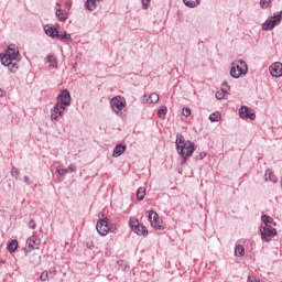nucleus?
<instances>
[{"instance_id":"12","label":"nucleus","mask_w":282,"mask_h":282,"mask_svg":"<svg viewBox=\"0 0 282 282\" xmlns=\"http://www.w3.org/2000/svg\"><path fill=\"white\" fill-rule=\"evenodd\" d=\"M26 246H28V251H33L34 249H39L41 246V239L37 236H30L26 239Z\"/></svg>"},{"instance_id":"17","label":"nucleus","mask_w":282,"mask_h":282,"mask_svg":"<svg viewBox=\"0 0 282 282\" xmlns=\"http://www.w3.org/2000/svg\"><path fill=\"white\" fill-rule=\"evenodd\" d=\"M44 31L46 36H51L52 39H55V36H58V30L56 28L45 26Z\"/></svg>"},{"instance_id":"14","label":"nucleus","mask_w":282,"mask_h":282,"mask_svg":"<svg viewBox=\"0 0 282 282\" xmlns=\"http://www.w3.org/2000/svg\"><path fill=\"white\" fill-rule=\"evenodd\" d=\"M160 100V96L156 93H152L150 96H143L142 101L147 105H155Z\"/></svg>"},{"instance_id":"32","label":"nucleus","mask_w":282,"mask_h":282,"mask_svg":"<svg viewBox=\"0 0 282 282\" xmlns=\"http://www.w3.org/2000/svg\"><path fill=\"white\" fill-rule=\"evenodd\" d=\"M28 227L31 230H35L36 229V223L34 221V219H30V221L28 224Z\"/></svg>"},{"instance_id":"6","label":"nucleus","mask_w":282,"mask_h":282,"mask_svg":"<svg viewBox=\"0 0 282 282\" xmlns=\"http://www.w3.org/2000/svg\"><path fill=\"white\" fill-rule=\"evenodd\" d=\"M148 220L151 227L156 231H164L165 226L163 220L160 218L159 214L155 210L148 212Z\"/></svg>"},{"instance_id":"41","label":"nucleus","mask_w":282,"mask_h":282,"mask_svg":"<svg viewBox=\"0 0 282 282\" xmlns=\"http://www.w3.org/2000/svg\"><path fill=\"white\" fill-rule=\"evenodd\" d=\"M3 96H6V90L0 89V98H2Z\"/></svg>"},{"instance_id":"10","label":"nucleus","mask_w":282,"mask_h":282,"mask_svg":"<svg viewBox=\"0 0 282 282\" xmlns=\"http://www.w3.org/2000/svg\"><path fill=\"white\" fill-rule=\"evenodd\" d=\"M96 230L101 237H106L110 231L108 219H99L96 224Z\"/></svg>"},{"instance_id":"38","label":"nucleus","mask_w":282,"mask_h":282,"mask_svg":"<svg viewBox=\"0 0 282 282\" xmlns=\"http://www.w3.org/2000/svg\"><path fill=\"white\" fill-rule=\"evenodd\" d=\"M247 282H260V281H259V279L257 276L250 275V276H248Z\"/></svg>"},{"instance_id":"21","label":"nucleus","mask_w":282,"mask_h":282,"mask_svg":"<svg viewBox=\"0 0 282 282\" xmlns=\"http://www.w3.org/2000/svg\"><path fill=\"white\" fill-rule=\"evenodd\" d=\"M147 196V189L144 187H139L137 191V199L142 202Z\"/></svg>"},{"instance_id":"18","label":"nucleus","mask_w":282,"mask_h":282,"mask_svg":"<svg viewBox=\"0 0 282 282\" xmlns=\"http://www.w3.org/2000/svg\"><path fill=\"white\" fill-rule=\"evenodd\" d=\"M100 1H102V0H86L85 8L88 11H94L98 6L97 2H100Z\"/></svg>"},{"instance_id":"16","label":"nucleus","mask_w":282,"mask_h":282,"mask_svg":"<svg viewBox=\"0 0 282 282\" xmlns=\"http://www.w3.org/2000/svg\"><path fill=\"white\" fill-rule=\"evenodd\" d=\"M261 221L263 223V227H271V225L276 226V223H274V219L269 215H263L261 217Z\"/></svg>"},{"instance_id":"34","label":"nucleus","mask_w":282,"mask_h":282,"mask_svg":"<svg viewBox=\"0 0 282 282\" xmlns=\"http://www.w3.org/2000/svg\"><path fill=\"white\" fill-rule=\"evenodd\" d=\"M58 39H65L66 41H68L70 39V35L67 32H64L62 34L57 33Z\"/></svg>"},{"instance_id":"8","label":"nucleus","mask_w":282,"mask_h":282,"mask_svg":"<svg viewBox=\"0 0 282 282\" xmlns=\"http://www.w3.org/2000/svg\"><path fill=\"white\" fill-rule=\"evenodd\" d=\"M261 239L265 242H271L272 238L278 236V230L272 226H261Z\"/></svg>"},{"instance_id":"11","label":"nucleus","mask_w":282,"mask_h":282,"mask_svg":"<svg viewBox=\"0 0 282 282\" xmlns=\"http://www.w3.org/2000/svg\"><path fill=\"white\" fill-rule=\"evenodd\" d=\"M239 118L242 120H256L257 115L254 112H250V108L247 106H241L238 110Z\"/></svg>"},{"instance_id":"5","label":"nucleus","mask_w":282,"mask_h":282,"mask_svg":"<svg viewBox=\"0 0 282 282\" xmlns=\"http://www.w3.org/2000/svg\"><path fill=\"white\" fill-rule=\"evenodd\" d=\"M110 107L116 116H122V111L127 107V100L122 96H116L110 99Z\"/></svg>"},{"instance_id":"26","label":"nucleus","mask_w":282,"mask_h":282,"mask_svg":"<svg viewBox=\"0 0 282 282\" xmlns=\"http://www.w3.org/2000/svg\"><path fill=\"white\" fill-rule=\"evenodd\" d=\"M47 62L52 67H56L57 65L56 57L54 55H47Z\"/></svg>"},{"instance_id":"36","label":"nucleus","mask_w":282,"mask_h":282,"mask_svg":"<svg viewBox=\"0 0 282 282\" xmlns=\"http://www.w3.org/2000/svg\"><path fill=\"white\" fill-rule=\"evenodd\" d=\"M141 1H142L143 9H148L151 3V0H141Z\"/></svg>"},{"instance_id":"42","label":"nucleus","mask_w":282,"mask_h":282,"mask_svg":"<svg viewBox=\"0 0 282 282\" xmlns=\"http://www.w3.org/2000/svg\"><path fill=\"white\" fill-rule=\"evenodd\" d=\"M66 7H67V8H72V2H67V3H66Z\"/></svg>"},{"instance_id":"40","label":"nucleus","mask_w":282,"mask_h":282,"mask_svg":"<svg viewBox=\"0 0 282 282\" xmlns=\"http://www.w3.org/2000/svg\"><path fill=\"white\" fill-rule=\"evenodd\" d=\"M206 152H202L200 154H199V160H203L204 158H206Z\"/></svg>"},{"instance_id":"29","label":"nucleus","mask_w":282,"mask_h":282,"mask_svg":"<svg viewBox=\"0 0 282 282\" xmlns=\"http://www.w3.org/2000/svg\"><path fill=\"white\" fill-rule=\"evenodd\" d=\"M224 94H228V91H230V86L228 85V83H223L221 84V89H220Z\"/></svg>"},{"instance_id":"43","label":"nucleus","mask_w":282,"mask_h":282,"mask_svg":"<svg viewBox=\"0 0 282 282\" xmlns=\"http://www.w3.org/2000/svg\"><path fill=\"white\" fill-rule=\"evenodd\" d=\"M57 6H58V7H61V4H59V3H57Z\"/></svg>"},{"instance_id":"1","label":"nucleus","mask_w":282,"mask_h":282,"mask_svg":"<svg viewBox=\"0 0 282 282\" xmlns=\"http://www.w3.org/2000/svg\"><path fill=\"white\" fill-rule=\"evenodd\" d=\"M176 152L183 158L181 165H185L187 160L196 152L197 147L191 140H186L183 134H176Z\"/></svg>"},{"instance_id":"3","label":"nucleus","mask_w":282,"mask_h":282,"mask_svg":"<svg viewBox=\"0 0 282 282\" xmlns=\"http://www.w3.org/2000/svg\"><path fill=\"white\" fill-rule=\"evenodd\" d=\"M19 47L15 44H10L3 54H0L1 65L8 67L9 72L15 74L19 69V65L15 61L19 57Z\"/></svg>"},{"instance_id":"27","label":"nucleus","mask_w":282,"mask_h":282,"mask_svg":"<svg viewBox=\"0 0 282 282\" xmlns=\"http://www.w3.org/2000/svg\"><path fill=\"white\" fill-rule=\"evenodd\" d=\"M167 113V108L166 107H162L161 109L158 110V117L159 118H165Z\"/></svg>"},{"instance_id":"13","label":"nucleus","mask_w":282,"mask_h":282,"mask_svg":"<svg viewBox=\"0 0 282 282\" xmlns=\"http://www.w3.org/2000/svg\"><path fill=\"white\" fill-rule=\"evenodd\" d=\"M269 72H270L271 76H273L274 78H281V76H282V63L281 62H275L274 64H272L270 66Z\"/></svg>"},{"instance_id":"33","label":"nucleus","mask_w":282,"mask_h":282,"mask_svg":"<svg viewBox=\"0 0 282 282\" xmlns=\"http://www.w3.org/2000/svg\"><path fill=\"white\" fill-rule=\"evenodd\" d=\"M182 113L185 116V118H188V116L192 115V110L191 108H183Z\"/></svg>"},{"instance_id":"44","label":"nucleus","mask_w":282,"mask_h":282,"mask_svg":"<svg viewBox=\"0 0 282 282\" xmlns=\"http://www.w3.org/2000/svg\"><path fill=\"white\" fill-rule=\"evenodd\" d=\"M281 183H282V180H281Z\"/></svg>"},{"instance_id":"9","label":"nucleus","mask_w":282,"mask_h":282,"mask_svg":"<svg viewBox=\"0 0 282 282\" xmlns=\"http://www.w3.org/2000/svg\"><path fill=\"white\" fill-rule=\"evenodd\" d=\"M282 21V12H279L276 14H274L273 17H271L270 19H268L263 24H262V29L264 31L268 30H272L274 29L278 24H280Z\"/></svg>"},{"instance_id":"19","label":"nucleus","mask_w":282,"mask_h":282,"mask_svg":"<svg viewBox=\"0 0 282 282\" xmlns=\"http://www.w3.org/2000/svg\"><path fill=\"white\" fill-rule=\"evenodd\" d=\"M55 15L61 22H65L68 19V13L63 11L62 9H57L55 11Z\"/></svg>"},{"instance_id":"30","label":"nucleus","mask_w":282,"mask_h":282,"mask_svg":"<svg viewBox=\"0 0 282 282\" xmlns=\"http://www.w3.org/2000/svg\"><path fill=\"white\" fill-rule=\"evenodd\" d=\"M227 96V93H224L223 90L216 93L217 100H224Z\"/></svg>"},{"instance_id":"25","label":"nucleus","mask_w":282,"mask_h":282,"mask_svg":"<svg viewBox=\"0 0 282 282\" xmlns=\"http://www.w3.org/2000/svg\"><path fill=\"white\" fill-rule=\"evenodd\" d=\"M183 1L186 7H191V8H195L200 3L199 0H183Z\"/></svg>"},{"instance_id":"7","label":"nucleus","mask_w":282,"mask_h":282,"mask_svg":"<svg viewBox=\"0 0 282 282\" xmlns=\"http://www.w3.org/2000/svg\"><path fill=\"white\" fill-rule=\"evenodd\" d=\"M129 227L138 236L145 237L149 234L148 228L145 226H143L142 224H140V221L138 219H135V218H130Z\"/></svg>"},{"instance_id":"2","label":"nucleus","mask_w":282,"mask_h":282,"mask_svg":"<svg viewBox=\"0 0 282 282\" xmlns=\"http://www.w3.org/2000/svg\"><path fill=\"white\" fill-rule=\"evenodd\" d=\"M72 97L67 89L62 90L58 96L55 106L51 111V120H58L63 118L66 107H70Z\"/></svg>"},{"instance_id":"39","label":"nucleus","mask_w":282,"mask_h":282,"mask_svg":"<svg viewBox=\"0 0 282 282\" xmlns=\"http://www.w3.org/2000/svg\"><path fill=\"white\" fill-rule=\"evenodd\" d=\"M23 181H24L25 185H31V181H30L29 176H24Z\"/></svg>"},{"instance_id":"28","label":"nucleus","mask_w":282,"mask_h":282,"mask_svg":"<svg viewBox=\"0 0 282 282\" xmlns=\"http://www.w3.org/2000/svg\"><path fill=\"white\" fill-rule=\"evenodd\" d=\"M272 0H260V7L262 9H268L271 4Z\"/></svg>"},{"instance_id":"35","label":"nucleus","mask_w":282,"mask_h":282,"mask_svg":"<svg viewBox=\"0 0 282 282\" xmlns=\"http://www.w3.org/2000/svg\"><path fill=\"white\" fill-rule=\"evenodd\" d=\"M67 174L69 173H75L76 172V165L69 164L68 167L66 169Z\"/></svg>"},{"instance_id":"22","label":"nucleus","mask_w":282,"mask_h":282,"mask_svg":"<svg viewBox=\"0 0 282 282\" xmlns=\"http://www.w3.org/2000/svg\"><path fill=\"white\" fill-rule=\"evenodd\" d=\"M236 257H243L245 256V247L242 245H238L235 248Z\"/></svg>"},{"instance_id":"4","label":"nucleus","mask_w":282,"mask_h":282,"mask_svg":"<svg viewBox=\"0 0 282 282\" xmlns=\"http://www.w3.org/2000/svg\"><path fill=\"white\" fill-rule=\"evenodd\" d=\"M231 65L230 76L232 78H240V76L248 74L249 68L245 61H235Z\"/></svg>"},{"instance_id":"31","label":"nucleus","mask_w":282,"mask_h":282,"mask_svg":"<svg viewBox=\"0 0 282 282\" xmlns=\"http://www.w3.org/2000/svg\"><path fill=\"white\" fill-rule=\"evenodd\" d=\"M40 280L42 282H46L48 280V272L47 271H42L40 274Z\"/></svg>"},{"instance_id":"20","label":"nucleus","mask_w":282,"mask_h":282,"mask_svg":"<svg viewBox=\"0 0 282 282\" xmlns=\"http://www.w3.org/2000/svg\"><path fill=\"white\" fill-rule=\"evenodd\" d=\"M19 248V241L17 239H12L8 245V251L10 253H14Z\"/></svg>"},{"instance_id":"37","label":"nucleus","mask_w":282,"mask_h":282,"mask_svg":"<svg viewBox=\"0 0 282 282\" xmlns=\"http://www.w3.org/2000/svg\"><path fill=\"white\" fill-rule=\"evenodd\" d=\"M56 173H57L59 176H62V175H64V174H68V171H67L66 169H59V170L56 171Z\"/></svg>"},{"instance_id":"23","label":"nucleus","mask_w":282,"mask_h":282,"mask_svg":"<svg viewBox=\"0 0 282 282\" xmlns=\"http://www.w3.org/2000/svg\"><path fill=\"white\" fill-rule=\"evenodd\" d=\"M209 120L210 122H219V120H221L220 112H213L212 115H209Z\"/></svg>"},{"instance_id":"24","label":"nucleus","mask_w":282,"mask_h":282,"mask_svg":"<svg viewBox=\"0 0 282 282\" xmlns=\"http://www.w3.org/2000/svg\"><path fill=\"white\" fill-rule=\"evenodd\" d=\"M264 180H265L267 182H269V181L275 182V180H274V174H273V172H272L271 170H267V171H265Z\"/></svg>"},{"instance_id":"15","label":"nucleus","mask_w":282,"mask_h":282,"mask_svg":"<svg viewBox=\"0 0 282 282\" xmlns=\"http://www.w3.org/2000/svg\"><path fill=\"white\" fill-rule=\"evenodd\" d=\"M127 151V147L122 144H117L112 151V158L118 159L123 155Z\"/></svg>"}]
</instances>
